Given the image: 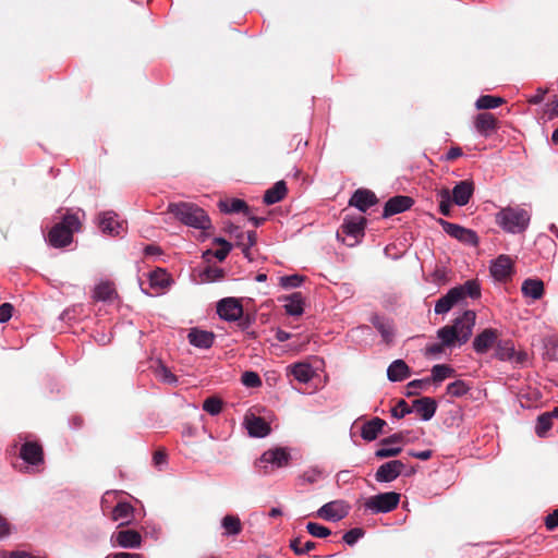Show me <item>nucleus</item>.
<instances>
[{
    "label": "nucleus",
    "mask_w": 558,
    "mask_h": 558,
    "mask_svg": "<svg viewBox=\"0 0 558 558\" xmlns=\"http://www.w3.org/2000/svg\"><path fill=\"white\" fill-rule=\"evenodd\" d=\"M496 225L506 233L520 234L531 222V213L521 206H506L495 214Z\"/></svg>",
    "instance_id": "1"
},
{
    "label": "nucleus",
    "mask_w": 558,
    "mask_h": 558,
    "mask_svg": "<svg viewBox=\"0 0 558 558\" xmlns=\"http://www.w3.org/2000/svg\"><path fill=\"white\" fill-rule=\"evenodd\" d=\"M169 210L185 226L207 230L211 227V221L206 211L192 203L170 204Z\"/></svg>",
    "instance_id": "2"
},
{
    "label": "nucleus",
    "mask_w": 558,
    "mask_h": 558,
    "mask_svg": "<svg viewBox=\"0 0 558 558\" xmlns=\"http://www.w3.org/2000/svg\"><path fill=\"white\" fill-rule=\"evenodd\" d=\"M81 221L75 214H65L62 220L54 225L48 233L49 245L56 248L65 247L73 241V233L78 231Z\"/></svg>",
    "instance_id": "3"
},
{
    "label": "nucleus",
    "mask_w": 558,
    "mask_h": 558,
    "mask_svg": "<svg viewBox=\"0 0 558 558\" xmlns=\"http://www.w3.org/2000/svg\"><path fill=\"white\" fill-rule=\"evenodd\" d=\"M365 226L366 218L363 216L345 217L341 230L337 232V238L345 245L353 247L364 238Z\"/></svg>",
    "instance_id": "4"
},
{
    "label": "nucleus",
    "mask_w": 558,
    "mask_h": 558,
    "mask_svg": "<svg viewBox=\"0 0 558 558\" xmlns=\"http://www.w3.org/2000/svg\"><path fill=\"white\" fill-rule=\"evenodd\" d=\"M400 502V494L396 492L379 493L371 496L364 502L365 511L373 514L388 513L395 510Z\"/></svg>",
    "instance_id": "5"
},
{
    "label": "nucleus",
    "mask_w": 558,
    "mask_h": 558,
    "mask_svg": "<svg viewBox=\"0 0 558 558\" xmlns=\"http://www.w3.org/2000/svg\"><path fill=\"white\" fill-rule=\"evenodd\" d=\"M437 223L442 228L446 234L461 242L462 244L472 247L478 245L480 238L474 230L464 228L458 223L449 222L442 218H438Z\"/></svg>",
    "instance_id": "6"
},
{
    "label": "nucleus",
    "mask_w": 558,
    "mask_h": 558,
    "mask_svg": "<svg viewBox=\"0 0 558 558\" xmlns=\"http://www.w3.org/2000/svg\"><path fill=\"white\" fill-rule=\"evenodd\" d=\"M291 459L289 451L286 448H275L266 450L259 458L257 466L263 469L264 475L269 474L275 469L286 466Z\"/></svg>",
    "instance_id": "7"
},
{
    "label": "nucleus",
    "mask_w": 558,
    "mask_h": 558,
    "mask_svg": "<svg viewBox=\"0 0 558 558\" xmlns=\"http://www.w3.org/2000/svg\"><path fill=\"white\" fill-rule=\"evenodd\" d=\"M243 311L241 300L233 296L223 298L216 305L218 316L228 323L239 320L243 315Z\"/></svg>",
    "instance_id": "8"
},
{
    "label": "nucleus",
    "mask_w": 558,
    "mask_h": 558,
    "mask_svg": "<svg viewBox=\"0 0 558 558\" xmlns=\"http://www.w3.org/2000/svg\"><path fill=\"white\" fill-rule=\"evenodd\" d=\"M476 314L472 310H466L462 315L458 316L450 327H454L459 336V347L466 343L472 336L473 327L475 325Z\"/></svg>",
    "instance_id": "9"
},
{
    "label": "nucleus",
    "mask_w": 558,
    "mask_h": 558,
    "mask_svg": "<svg viewBox=\"0 0 558 558\" xmlns=\"http://www.w3.org/2000/svg\"><path fill=\"white\" fill-rule=\"evenodd\" d=\"M99 228L105 234L121 236L125 231V222L119 221L118 215L112 210H108L99 215Z\"/></svg>",
    "instance_id": "10"
},
{
    "label": "nucleus",
    "mask_w": 558,
    "mask_h": 558,
    "mask_svg": "<svg viewBox=\"0 0 558 558\" xmlns=\"http://www.w3.org/2000/svg\"><path fill=\"white\" fill-rule=\"evenodd\" d=\"M404 468L405 464L401 460H390L377 469L375 480L378 483L393 482L402 474Z\"/></svg>",
    "instance_id": "11"
},
{
    "label": "nucleus",
    "mask_w": 558,
    "mask_h": 558,
    "mask_svg": "<svg viewBox=\"0 0 558 558\" xmlns=\"http://www.w3.org/2000/svg\"><path fill=\"white\" fill-rule=\"evenodd\" d=\"M489 271L496 281L508 280L513 272L511 258L508 255H499L496 259L492 260Z\"/></svg>",
    "instance_id": "12"
},
{
    "label": "nucleus",
    "mask_w": 558,
    "mask_h": 558,
    "mask_svg": "<svg viewBox=\"0 0 558 558\" xmlns=\"http://www.w3.org/2000/svg\"><path fill=\"white\" fill-rule=\"evenodd\" d=\"M348 514V507L342 500H333L323 505L317 510V515L325 520L337 522Z\"/></svg>",
    "instance_id": "13"
},
{
    "label": "nucleus",
    "mask_w": 558,
    "mask_h": 558,
    "mask_svg": "<svg viewBox=\"0 0 558 558\" xmlns=\"http://www.w3.org/2000/svg\"><path fill=\"white\" fill-rule=\"evenodd\" d=\"M499 332L494 328H486L475 336L473 339V350L477 354H485L487 351L495 347L498 340Z\"/></svg>",
    "instance_id": "14"
},
{
    "label": "nucleus",
    "mask_w": 558,
    "mask_h": 558,
    "mask_svg": "<svg viewBox=\"0 0 558 558\" xmlns=\"http://www.w3.org/2000/svg\"><path fill=\"white\" fill-rule=\"evenodd\" d=\"M113 546L122 548H138L142 544V536L135 530H120L111 535Z\"/></svg>",
    "instance_id": "15"
},
{
    "label": "nucleus",
    "mask_w": 558,
    "mask_h": 558,
    "mask_svg": "<svg viewBox=\"0 0 558 558\" xmlns=\"http://www.w3.org/2000/svg\"><path fill=\"white\" fill-rule=\"evenodd\" d=\"M414 201L410 196L397 195L389 198L384 206L383 217L388 218L410 209Z\"/></svg>",
    "instance_id": "16"
},
{
    "label": "nucleus",
    "mask_w": 558,
    "mask_h": 558,
    "mask_svg": "<svg viewBox=\"0 0 558 558\" xmlns=\"http://www.w3.org/2000/svg\"><path fill=\"white\" fill-rule=\"evenodd\" d=\"M474 193V184L472 181L469 180H462L459 181L452 189L451 201L457 206H465Z\"/></svg>",
    "instance_id": "17"
},
{
    "label": "nucleus",
    "mask_w": 558,
    "mask_h": 558,
    "mask_svg": "<svg viewBox=\"0 0 558 558\" xmlns=\"http://www.w3.org/2000/svg\"><path fill=\"white\" fill-rule=\"evenodd\" d=\"M377 203L374 192L366 189L356 190L350 197L349 205L355 207L362 213H366L368 208Z\"/></svg>",
    "instance_id": "18"
},
{
    "label": "nucleus",
    "mask_w": 558,
    "mask_h": 558,
    "mask_svg": "<svg viewBox=\"0 0 558 558\" xmlns=\"http://www.w3.org/2000/svg\"><path fill=\"white\" fill-rule=\"evenodd\" d=\"M498 128V121L492 113H478L474 118V129L483 137H489Z\"/></svg>",
    "instance_id": "19"
},
{
    "label": "nucleus",
    "mask_w": 558,
    "mask_h": 558,
    "mask_svg": "<svg viewBox=\"0 0 558 558\" xmlns=\"http://www.w3.org/2000/svg\"><path fill=\"white\" fill-rule=\"evenodd\" d=\"M20 457L31 465H38L44 462V452L41 446L33 441H26L22 445Z\"/></svg>",
    "instance_id": "20"
},
{
    "label": "nucleus",
    "mask_w": 558,
    "mask_h": 558,
    "mask_svg": "<svg viewBox=\"0 0 558 558\" xmlns=\"http://www.w3.org/2000/svg\"><path fill=\"white\" fill-rule=\"evenodd\" d=\"M462 301L460 288H451L445 295L439 298L435 304V313L447 314L456 304Z\"/></svg>",
    "instance_id": "21"
},
{
    "label": "nucleus",
    "mask_w": 558,
    "mask_h": 558,
    "mask_svg": "<svg viewBox=\"0 0 558 558\" xmlns=\"http://www.w3.org/2000/svg\"><path fill=\"white\" fill-rule=\"evenodd\" d=\"M413 412L420 415L421 420L427 422L433 418L437 410V402L430 397H422L412 402Z\"/></svg>",
    "instance_id": "22"
},
{
    "label": "nucleus",
    "mask_w": 558,
    "mask_h": 558,
    "mask_svg": "<svg viewBox=\"0 0 558 558\" xmlns=\"http://www.w3.org/2000/svg\"><path fill=\"white\" fill-rule=\"evenodd\" d=\"M245 427L247 429V434L254 438H264L269 435L270 426L269 424L260 416H245Z\"/></svg>",
    "instance_id": "23"
},
{
    "label": "nucleus",
    "mask_w": 558,
    "mask_h": 558,
    "mask_svg": "<svg viewBox=\"0 0 558 558\" xmlns=\"http://www.w3.org/2000/svg\"><path fill=\"white\" fill-rule=\"evenodd\" d=\"M411 376V368L403 360H395L387 368V378L392 383L403 381Z\"/></svg>",
    "instance_id": "24"
},
{
    "label": "nucleus",
    "mask_w": 558,
    "mask_h": 558,
    "mask_svg": "<svg viewBox=\"0 0 558 558\" xmlns=\"http://www.w3.org/2000/svg\"><path fill=\"white\" fill-rule=\"evenodd\" d=\"M189 342L198 349H209L215 341V335L211 331L192 329L189 335Z\"/></svg>",
    "instance_id": "25"
},
{
    "label": "nucleus",
    "mask_w": 558,
    "mask_h": 558,
    "mask_svg": "<svg viewBox=\"0 0 558 558\" xmlns=\"http://www.w3.org/2000/svg\"><path fill=\"white\" fill-rule=\"evenodd\" d=\"M386 424L385 420L380 417H373L363 424L361 428V437L366 441L375 440L378 435L383 433V428Z\"/></svg>",
    "instance_id": "26"
},
{
    "label": "nucleus",
    "mask_w": 558,
    "mask_h": 558,
    "mask_svg": "<svg viewBox=\"0 0 558 558\" xmlns=\"http://www.w3.org/2000/svg\"><path fill=\"white\" fill-rule=\"evenodd\" d=\"M371 322L377 329V331L380 333L384 342H392L395 337V327L390 319L376 315L372 317Z\"/></svg>",
    "instance_id": "27"
},
{
    "label": "nucleus",
    "mask_w": 558,
    "mask_h": 558,
    "mask_svg": "<svg viewBox=\"0 0 558 558\" xmlns=\"http://www.w3.org/2000/svg\"><path fill=\"white\" fill-rule=\"evenodd\" d=\"M288 374L292 375L295 380L307 384L312 380L315 372L308 363L299 362L288 366Z\"/></svg>",
    "instance_id": "28"
},
{
    "label": "nucleus",
    "mask_w": 558,
    "mask_h": 558,
    "mask_svg": "<svg viewBox=\"0 0 558 558\" xmlns=\"http://www.w3.org/2000/svg\"><path fill=\"white\" fill-rule=\"evenodd\" d=\"M521 292L526 298L538 300L544 294V283L539 279L527 278L522 282Z\"/></svg>",
    "instance_id": "29"
},
{
    "label": "nucleus",
    "mask_w": 558,
    "mask_h": 558,
    "mask_svg": "<svg viewBox=\"0 0 558 558\" xmlns=\"http://www.w3.org/2000/svg\"><path fill=\"white\" fill-rule=\"evenodd\" d=\"M288 189L283 180L276 182L270 189H268L264 196L263 202L266 205H274L280 202L287 194Z\"/></svg>",
    "instance_id": "30"
},
{
    "label": "nucleus",
    "mask_w": 558,
    "mask_h": 558,
    "mask_svg": "<svg viewBox=\"0 0 558 558\" xmlns=\"http://www.w3.org/2000/svg\"><path fill=\"white\" fill-rule=\"evenodd\" d=\"M284 311L288 315L300 316L304 312V298L301 292H294L284 299Z\"/></svg>",
    "instance_id": "31"
},
{
    "label": "nucleus",
    "mask_w": 558,
    "mask_h": 558,
    "mask_svg": "<svg viewBox=\"0 0 558 558\" xmlns=\"http://www.w3.org/2000/svg\"><path fill=\"white\" fill-rule=\"evenodd\" d=\"M218 207L225 214L243 213L247 216L250 213L247 204L240 198L221 199L218 203Z\"/></svg>",
    "instance_id": "32"
},
{
    "label": "nucleus",
    "mask_w": 558,
    "mask_h": 558,
    "mask_svg": "<svg viewBox=\"0 0 558 558\" xmlns=\"http://www.w3.org/2000/svg\"><path fill=\"white\" fill-rule=\"evenodd\" d=\"M515 356V349L512 340H497L495 344V357L499 361L508 362L513 361Z\"/></svg>",
    "instance_id": "33"
},
{
    "label": "nucleus",
    "mask_w": 558,
    "mask_h": 558,
    "mask_svg": "<svg viewBox=\"0 0 558 558\" xmlns=\"http://www.w3.org/2000/svg\"><path fill=\"white\" fill-rule=\"evenodd\" d=\"M221 527L225 530L223 536H235L241 533L242 523L238 515L227 514L221 519Z\"/></svg>",
    "instance_id": "34"
},
{
    "label": "nucleus",
    "mask_w": 558,
    "mask_h": 558,
    "mask_svg": "<svg viewBox=\"0 0 558 558\" xmlns=\"http://www.w3.org/2000/svg\"><path fill=\"white\" fill-rule=\"evenodd\" d=\"M437 338L442 342L446 348H453L459 345V336L456 328L449 325L444 326L437 330Z\"/></svg>",
    "instance_id": "35"
},
{
    "label": "nucleus",
    "mask_w": 558,
    "mask_h": 558,
    "mask_svg": "<svg viewBox=\"0 0 558 558\" xmlns=\"http://www.w3.org/2000/svg\"><path fill=\"white\" fill-rule=\"evenodd\" d=\"M133 514V507L131 504L125 501L118 502L112 509V520L119 521L121 520V525L129 523L131 517Z\"/></svg>",
    "instance_id": "36"
},
{
    "label": "nucleus",
    "mask_w": 558,
    "mask_h": 558,
    "mask_svg": "<svg viewBox=\"0 0 558 558\" xmlns=\"http://www.w3.org/2000/svg\"><path fill=\"white\" fill-rule=\"evenodd\" d=\"M149 284L153 289H166L171 284V279L163 269L158 268L149 274Z\"/></svg>",
    "instance_id": "37"
},
{
    "label": "nucleus",
    "mask_w": 558,
    "mask_h": 558,
    "mask_svg": "<svg viewBox=\"0 0 558 558\" xmlns=\"http://www.w3.org/2000/svg\"><path fill=\"white\" fill-rule=\"evenodd\" d=\"M430 372L432 376L428 378L434 383H441L456 374V371L447 364H436L432 367Z\"/></svg>",
    "instance_id": "38"
},
{
    "label": "nucleus",
    "mask_w": 558,
    "mask_h": 558,
    "mask_svg": "<svg viewBox=\"0 0 558 558\" xmlns=\"http://www.w3.org/2000/svg\"><path fill=\"white\" fill-rule=\"evenodd\" d=\"M505 102L504 98L493 95H482L477 98L475 107L478 110L495 109Z\"/></svg>",
    "instance_id": "39"
},
{
    "label": "nucleus",
    "mask_w": 558,
    "mask_h": 558,
    "mask_svg": "<svg viewBox=\"0 0 558 558\" xmlns=\"http://www.w3.org/2000/svg\"><path fill=\"white\" fill-rule=\"evenodd\" d=\"M439 198V213L442 216L449 217L451 215V201L450 191L448 189H441L437 192Z\"/></svg>",
    "instance_id": "40"
},
{
    "label": "nucleus",
    "mask_w": 558,
    "mask_h": 558,
    "mask_svg": "<svg viewBox=\"0 0 558 558\" xmlns=\"http://www.w3.org/2000/svg\"><path fill=\"white\" fill-rule=\"evenodd\" d=\"M114 294V289L109 282H101L95 287L94 299L97 301H109Z\"/></svg>",
    "instance_id": "41"
},
{
    "label": "nucleus",
    "mask_w": 558,
    "mask_h": 558,
    "mask_svg": "<svg viewBox=\"0 0 558 558\" xmlns=\"http://www.w3.org/2000/svg\"><path fill=\"white\" fill-rule=\"evenodd\" d=\"M553 427V421L549 414L542 413L538 415L535 424V433L538 437H546L547 433Z\"/></svg>",
    "instance_id": "42"
},
{
    "label": "nucleus",
    "mask_w": 558,
    "mask_h": 558,
    "mask_svg": "<svg viewBox=\"0 0 558 558\" xmlns=\"http://www.w3.org/2000/svg\"><path fill=\"white\" fill-rule=\"evenodd\" d=\"M457 288L461 289L462 300L465 296H470L471 299H477L481 296V287L476 280H468Z\"/></svg>",
    "instance_id": "43"
},
{
    "label": "nucleus",
    "mask_w": 558,
    "mask_h": 558,
    "mask_svg": "<svg viewBox=\"0 0 558 558\" xmlns=\"http://www.w3.org/2000/svg\"><path fill=\"white\" fill-rule=\"evenodd\" d=\"M470 390V386L462 379H458L453 383H450L447 386V393L454 398H460L465 396Z\"/></svg>",
    "instance_id": "44"
},
{
    "label": "nucleus",
    "mask_w": 558,
    "mask_h": 558,
    "mask_svg": "<svg viewBox=\"0 0 558 558\" xmlns=\"http://www.w3.org/2000/svg\"><path fill=\"white\" fill-rule=\"evenodd\" d=\"M225 277V270L219 267H206L201 272L202 281L204 282H217L220 281Z\"/></svg>",
    "instance_id": "45"
},
{
    "label": "nucleus",
    "mask_w": 558,
    "mask_h": 558,
    "mask_svg": "<svg viewBox=\"0 0 558 558\" xmlns=\"http://www.w3.org/2000/svg\"><path fill=\"white\" fill-rule=\"evenodd\" d=\"M290 547L295 555L302 556L313 550L315 548V543L312 541L303 542L300 537H298L291 541Z\"/></svg>",
    "instance_id": "46"
},
{
    "label": "nucleus",
    "mask_w": 558,
    "mask_h": 558,
    "mask_svg": "<svg viewBox=\"0 0 558 558\" xmlns=\"http://www.w3.org/2000/svg\"><path fill=\"white\" fill-rule=\"evenodd\" d=\"M238 322V327L240 330L246 332V335L254 339L256 338V332L251 330L252 325L255 323V315L254 314H244L241 316V318Z\"/></svg>",
    "instance_id": "47"
},
{
    "label": "nucleus",
    "mask_w": 558,
    "mask_h": 558,
    "mask_svg": "<svg viewBox=\"0 0 558 558\" xmlns=\"http://www.w3.org/2000/svg\"><path fill=\"white\" fill-rule=\"evenodd\" d=\"M203 410L213 416L218 415L222 410V401L217 397L206 398Z\"/></svg>",
    "instance_id": "48"
},
{
    "label": "nucleus",
    "mask_w": 558,
    "mask_h": 558,
    "mask_svg": "<svg viewBox=\"0 0 558 558\" xmlns=\"http://www.w3.org/2000/svg\"><path fill=\"white\" fill-rule=\"evenodd\" d=\"M306 530L312 536L318 538H325L331 534V531L328 527L316 522H308L306 524Z\"/></svg>",
    "instance_id": "49"
},
{
    "label": "nucleus",
    "mask_w": 558,
    "mask_h": 558,
    "mask_svg": "<svg viewBox=\"0 0 558 558\" xmlns=\"http://www.w3.org/2000/svg\"><path fill=\"white\" fill-rule=\"evenodd\" d=\"M242 384L248 388H257L262 386V379L256 372L246 371L242 374Z\"/></svg>",
    "instance_id": "50"
},
{
    "label": "nucleus",
    "mask_w": 558,
    "mask_h": 558,
    "mask_svg": "<svg viewBox=\"0 0 558 558\" xmlns=\"http://www.w3.org/2000/svg\"><path fill=\"white\" fill-rule=\"evenodd\" d=\"M401 451L402 448L400 446H380V448L375 451V457L378 459L391 458L398 456Z\"/></svg>",
    "instance_id": "51"
},
{
    "label": "nucleus",
    "mask_w": 558,
    "mask_h": 558,
    "mask_svg": "<svg viewBox=\"0 0 558 558\" xmlns=\"http://www.w3.org/2000/svg\"><path fill=\"white\" fill-rule=\"evenodd\" d=\"M365 535V531L361 527H353L344 533L343 542L349 545H355L363 536Z\"/></svg>",
    "instance_id": "52"
},
{
    "label": "nucleus",
    "mask_w": 558,
    "mask_h": 558,
    "mask_svg": "<svg viewBox=\"0 0 558 558\" xmlns=\"http://www.w3.org/2000/svg\"><path fill=\"white\" fill-rule=\"evenodd\" d=\"M412 412V405L410 407L403 399L399 400L396 407L391 409V415L396 418H402Z\"/></svg>",
    "instance_id": "53"
},
{
    "label": "nucleus",
    "mask_w": 558,
    "mask_h": 558,
    "mask_svg": "<svg viewBox=\"0 0 558 558\" xmlns=\"http://www.w3.org/2000/svg\"><path fill=\"white\" fill-rule=\"evenodd\" d=\"M429 383V378L414 379L407 385L405 395L408 397L418 395L420 390L423 389V387Z\"/></svg>",
    "instance_id": "54"
},
{
    "label": "nucleus",
    "mask_w": 558,
    "mask_h": 558,
    "mask_svg": "<svg viewBox=\"0 0 558 558\" xmlns=\"http://www.w3.org/2000/svg\"><path fill=\"white\" fill-rule=\"evenodd\" d=\"M156 375L166 384L175 385L178 383V377L165 365H160L156 369Z\"/></svg>",
    "instance_id": "55"
},
{
    "label": "nucleus",
    "mask_w": 558,
    "mask_h": 558,
    "mask_svg": "<svg viewBox=\"0 0 558 558\" xmlns=\"http://www.w3.org/2000/svg\"><path fill=\"white\" fill-rule=\"evenodd\" d=\"M304 278L299 275L283 276L280 278V286L286 289L298 288L302 284Z\"/></svg>",
    "instance_id": "56"
},
{
    "label": "nucleus",
    "mask_w": 558,
    "mask_h": 558,
    "mask_svg": "<svg viewBox=\"0 0 558 558\" xmlns=\"http://www.w3.org/2000/svg\"><path fill=\"white\" fill-rule=\"evenodd\" d=\"M320 476L322 472L318 469L313 468L304 471L303 474L301 475V480L304 483L314 484L320 478Z\"/></svg>",
    "instance_id": "57"
},
{
    "label": "nucleus",
    "mask_w": 558,
    "mask_h": 558,
    "mask_svg": "<svg viewBox=\"0 0 558 558\" xmlns=\"http://www.w3.org/2000/svg\"><path fill=\"white\" fill-rule=\"evenodd\" d=\"M245 240H246V243H245L244 247L242 248V252L245 257L250 258V250L252 246H254L256 244V241H257L256 232L248 231L247 233H245Z\"/></svg>",
    "instance_id": "58"
},
{
    "label": "nucleus",
    "mask_w": 558,
    "mask_h": 558,
    "mask_svg": "<svg viewBox=\"0 0 558 558\" xmlns=\"http://www.w3.org/2000/svg\"><path fill=\"white\" fill-rule=\"evenodd\" d=\"M232 250V246H226V247H220L219 250L213 252L211 250H207L205 253H204V257L208 256V255H213L215 256L219 262H223L227 256L229 255L230 251Z\"/></svg>",
    "instance_id": "59"
},
{
    "label": "nucleus",
    "mask_w": 558,
    "mask_h": 558,
    "mask_svg": "<svg viewBox=\"0 0 558 558\" xmlns=\"http://www.w3.org/2000/svg\"><path fill=\"white\" fill-rule=\"evenodd\" d=\"M13 313V305L11 303H2L0 305V323H7Z\"/></svg>",
    "instance_id": "60"
},
{
    "label": "nucleus",
    "mask_w": 558,
    "mask_h": 558,
    "mask_svg": "<svg viewBox=\"0 0 558 558\" xmlns=\"http://www.w3.org/2000/svg\"><path fill=\"white\" fill-rule=\"evenodd\" d=\"M403 439H404L403 433H396V434H392V435H390L388 437L383 438L379 441V445L380 446H388V445L400 444V442L403 441Z\"/></svg>",
    "instance_id": "61"
},
{
    "label": "nucleus",
    "mask_w": 558,
    "mask_h": 558,
    "mask_svg": "<svg viewBox=\"0 0 558 558\" xmlns=\"http://www.w3.org/2000/svg\"><path fill=\"white\" fill-rule=\"evenodd\" d=\"M545 525L548 531H554L558 526V509L545 518Z\"/></svg>",
    "instance_id": "62"
},
{
    "label": "nucleus",
    "mask_w": 558,
    "mask_h": 558,
    "mask_svg": "<svg viewBox=\"0 0 558 558\" xmlns=\"http://www.w3.org/2000/svg\"><path fill=\"white\" fill-rule=\"evenodd\" d=\"M230 233L232 235H234V238L236 239V245L238 246H241L242 248L244 247L245 243H244V240H245V233L236 226H233L231 229H230Z\"/></svg>",
    "instance_id": "63"
},
{
    "label": "nucleus",
    "mask_w": 558,
    "mask_h": 558,
    "mask_svg": "<svg viewBox=\"0 0 558 558\" xmlns=\"http://www.w3.org/2000/svg\"><path fill=\"white\" fill-rule=\"evenodd\" d=\"M108 558H142V555L134 554V553L120 551V553H116V554L109 556Z\"/></svg>",
    "instance_id": "64"
}]
</instances>
